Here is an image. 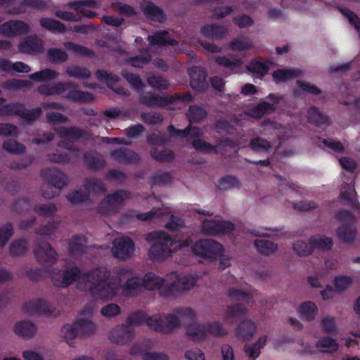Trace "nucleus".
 <instances>
[{"label": "nucleus", "mask_w": 360, "mask_h": 360, "mask_svg": "<svg viewBox=\"0 0 360 360\" xmlns=\"http://www.w3.org/2000/svg\"><path fill=\"white\" fill-rule=\"evenodd\" d=\"M51 277L53 284L60 288L68 287L77 279L86 281L87 285L84 288L80 281L78 288L88 290L97 300H112L119 292L117 274L110 277V272L105 266L94 268L84 274L77 267L64 271L53 269Z\"/></svg>", "instance_id": "1"}, {"label": "nucleus", "mask_w": 360, "mask_h": 360, "mask_svg": "<svg viewBox=\"0 0 360 360\" xmlns=\"http://www.w3.org/2000/svg\"><path fill=\"white\" fill-rule=\"evenodd\" d=\"M195 312L191 308H186L167 314H154L146 316L141 313L133 314L129 321L133 325H141L146 322L151 329L164 333H169L179 327L180 322L186 318H193Z\"/></svg>", "instance_id": "2"}, {"label": "nucleus", "mask_w": 360, "mask_h": 360, "mask_svg": "<svg viewBox=\"0 0 360 360\" xmlns=\"http://www.w3.org/2000/svg\"><path fill=\"white\" fill-rule=\"evenodd\" d=\"M146 240L153 242L148 251V256L153 260L164 259L172 254L183 248L188 247L192 240L190 238L186 240H174L169 234L164 231H155L148 235Z\"/></svg>", "instance_id": "3"}, {"label": "nucleus", "mask_w": 360, "mask_h": 360, "mask_svg": "<svg viewBox=\"0 0 360 360\" xmlns=\"http://www.w3.org/2000/svg\"><path fill=\"white\" fill-rule=\"evenodd\" d=\"M202 216L200 219L202 222V231L209 236H218L231 233L234 229V225L227 221H224L219 217H211L209 212L205 210L198 211Z\"/></svg>", "instance_id": "4"}, {"label": "nucleus", "mask_w": 360, "mask_h": 360, "mask_svg": "<svg viewBox=\"0 0 360 360\" xmlns=\"http://www.w3.org/2000/svg\"><path fill=\"white\" fill-rule=\"evenodd\" d=\"M41 175L47 183V186H44L41 190L42 195L45 198L55 197L68 184V177L65 174L55 167L44 169L41 172Z\"/></svg>", "instance_id": "5"}, {"label": "nucleus", "mask_w": 360, "mask_h": 360, "mask_svg": "<svg viewBox=\"0 0 360 360\" xmlns=\"http://www.w3.org/2000/svg\"><path fill=\"white\" fill-rule=\"evenodd\" d=\"M119 280V290L122 287L123 292L127 295H134L140 292L143 288L142 277L136 275L133 269L129 268H120L117 270Z\"/></svg>", "instance_id": "6"}, {"label": "nucleus", "mask_w": 360, "mask_h": 360, "mask_svg": "<svg viewBox=\"0 0 360 360\" xmlns=\"http://www.w3.org/2000/svg\"><path fill=\"white\" fill-rule=\"evenodd\" d=\"M106 191L103 183L96 179H87L77 190L68 195V199L72 203L85 201L88 199L91 191L95 194H101Z\"/></svg>", "instance_id": "7"}, {"label": "nucleus", "mask_w": 360, "mask_h": 360, "mask_svg": "<svg viewBox=\"0 0 360 360\" xmlns=\"http://www.w3.org/2000/svg\"><path fill=\"white\" fill-rule=\"evenodd\" d=\"M129 193L123 190L117 191L108 195L97 207L98 212L103 216H110L115 213L118 208L129 199Z\"/></svg>", "instance_id": "8"}, {"label": "nucleus", "mask_w": 360, "mask_h": 360, "mask_svg": "<svg viewBox=\"0 0 360 360\" xmlns=\"http://www.w3.org/2000/svg\"><path fill=\"white\" fill-rule=\"evenodd\" d=\"M196 282L197 278L193 275L172 273L166 276L167 293L189 290L195 285Z\"/></svg>", "instance_id": "9"}, {"label": "nucleus", "mask_w": 360, "mask_h": 360, "mask_svg": "<svg viewBox=\"0 0 360 360\" xmlns=\"http://www.w3.org/2000/svg\"><path fill=\"white\" fill-rule=\"evenodd\" d=\"M195 255L210 260L216 259L224 250L222 245L212 239H202L193 246Z\"/></svg>", "instance_id": "10"}, {"label": "nucleus", "mask_w": 360, "mask_h": 360, "mask_svg": "<svg viewBox=\"0 0 360 360\" xmlns=\"http://www.w3.org/2000/svg\"><path fill=\"white\" fill-rule=\"evenodd\" d=\"M192 100V97L190 94H186L182 96L176 95L174 97L170 98H162L157 96H143L141 97V101L143 103L150 106H165L167 105L169 108L182 107L183 103H188Z\"/></svg>", "instance_id": "11"}, {"label": "nucleus", "mask_w": 360, "mask_h": 360, "mask_svg": "<svg viewBox=\"0 0 360 360\" xmlns=\"http://www.w3.org/2000/svg\"><path fill=\"white\" fill-rule=\"evenodd\" d=\"M23 311L31 315H45L49 317H56L60 311L52 304L41 300L37 299L25 302L22 306Z\"/></svg>", "instance_id": "12"}, {"label": "nucleus", "mask_w": 360, "mask_h": 360, "mask_svg": "<svg viewBox=\"0 0 360 360\" xmlns=\"http://www.w3.org/2000/svg\"><path fill=\"white\" fill-rule=\"evenodd\" d=\"M136 217L139 220L141 221L152 219L162 220L169 218V221L165 224V226L171 231H178L184 225V222L181 219L170 215V212L166 210L160 211L159 209L154 208L149 212L136 215Z\"/></svg>", "instance_id": "13"}, {"label": "nucleus", "mask_w": 360, "mask_h": 360, "mask_svg": "<svg viewBox=\"0 0 360 360\" xmlns=\"http://www.w3.org/2000/svg\"><path fill=\"white\" fill-rule=\"evenodd\" d=\"M41 109L37 108L32 110H26L23 105L20 103H11L0 108V115H18L27 121H33L40 116Z\"/></svg>", "instance_id": "14"}, {"label": "nucleus", "mask_w": 360, "mask_h": 360, "mask_svg": "<svg viewBox=\"0 0 360 360\" xmlns=\"http://www.w3.org/2000/svg\"><path fill=\"white\" fill-rule=\"evenodd\" d=\"M111 251L115 257L124 260L133 255L134 243L127 236L117 238L113 240Z\"/></svg>", "instance_id": "15"}, {"label": "nucleus", "mask_w": 360, "mask_h": 360, "mask_svg": "<svg viewBox=\"0 0 360 360\" xmlns=\"http://www.w3.org/2000/svg\"><path fill=\"white\" fill-rule=\"evenodd\" d=\"M178 134L181 136L189 135L190 138L193 140V147L198 150L212 152L215 150L213 146L200 139L202 135V132L197 127H188L184 131H178Z\"/></svg>", "instance_id": "16"}, {"label": "nucleus", "mask_w": 360, "mask_h": 360, "mask_svg": "<svg viewBox=\"0 0 360 360\" xmlns=\"http://www.w3.org/2000/svg\"><path fill=\"white\" fill-rule=\"evenodd\" d=\"M143 288L147 290H158L161 294L167 293L166 286V276L162 278L154 273L150 272L146 274L142 277Z\"/></svg>", "instance_id": "17"}, {"label": "nucleus", "mask_w": 360, "mask_h": 360, "mask_svg": "<svg viewBox=\"0 0 360 360\" xmlns=\"http://www.w3.org/2000/svg\"><path fill=\"white\" fill-rule=\"evenodd\" d=\"M37 259L42 264H50L53 263L58 257L56 251L46 243L39 245L34 250Z\"/></svg>", "instance_id": "18"}, {"label": "nucleus", "mask_w": 360, "mask_h": 360, "mask_svg": "<svg viewBox=\"0 0 360 360\" xmlns=\"http://www.w3.org/2000/svg\"><path fill=\"white\" fill-rule=\"evenodd\" d=\"M29 30L30 27L27 24L18 20L9 21L0 26V34L8 37L25 34Z\"/></svg>", "instance_id": "19"}, {"label": "nucleus", "mask_w": 360, "mask_h": 360, "mask_svg": "<svg viewBox=\"0 0 360 360\" xmlns=\"http://www.w3.org/2000/svg\"><path fill=\"white\" fill-rule=\"evenodd\" d=\"M268 98L273 101L274 103L271 104L266 101L261 102L255 108L249 110L247 115L253 118H260L264 115L274 111L275 105L278 103L279 98L277 95L269 94Z\"/></svg>", "instance_id": "20"}, {"label": "nucleus", "mask_w": 360, "mask_h": 360, "mask_svg": "<svg viewBox=\"0 0 360 360\" xmlns=\"http://www.w3.org/2000/svg\"><path fill=\"white\" fill-rule=\"evenodd\" d=\"M58 134L62 139V143L64 148L69 150H75L74 146L70 145L76 141L82 136V131L76 128H65L61 127L58 129Z\"/></svg>", "instance_id": "21"}, {"label": "nucleus", "mask_w": 360, "mask_h": 360, "mask_svg": "<svg viewBox=\"0 0 360 360\" xmlns=\"http://www.w3.org/2000/svg\"><path fill=\"white\" fill-rule=\"evenodd\" d=\"M37 326L35 324L26 320L17 321L13 327V333L23 338H32L37 333Z\"/></svg>", "instance_id": "22"}, {"label": "nucleus", "mask_w": 360, "mask_h": 360, "mask_svg": "<svg viewBox=\"0 0 360 360\" xmlns=\"http://www.w3.org/2000/svg\"><path fill=\"white\" fill-rule=\"evenodd\" d=\"M19 51L23 53L32 54L44 50L43 41L36 37L26 38L18 45Z\"/></svg>", "instance_id": "23"}, {"label": "nucleus", "mask_w": 360, "mask_h": 360, "mask_svg": "<svg viewBox=\"0 0 360 360\" xmlns=\"http://www.w3.org/2000/svg\"><path fill=\"white\" fill-rule=\"evenodd\" d=\"M133 337V333L129 326H118L110 333L111 342L117 344H124Z\"/></svg>", "instance_id": "24"}, {"label": "nucleus", "mask_w": 360, "mask_h": 360, "mask_svg": "<svg viewBox=\"0 0 360 360\" xmlns=\"http://www.w3.org/2000/svg\"><path fill=\"white\" fill-rule=\"evenodd\" d=\"M319 309L316 304L311 301L302 302L298 307L297 312L304 321H311L318 314Z\"/></svg>", "instance_id": "25"}, {"label": "nucleus", "mask_w": 360, "mask_h": 360, "mask_svg": "<svg viewBox=\"0 0 360 360\" xmlns=\"http://www.w3.org/2000/svg\"><path fill=\"white\" fill-rule=\"evenodd\" d=\"M226 32V27L215 24H206L200 29V33L208 39H221Z\"/></svg>", "instance_id": "26"}, {"label": "nucleus", "mask_w": 360, "mask_h": 360, "mask_svg": "<svg viewBox=\"0 0 360 360\" xmlns=\"http://www.w3.org/2000/svg\"><path fill=\"white\" fill-rule=\"evenodd\" d=\"M97 4L98 0H86L70 3L69 6L83 16L92 18L95 15V13L89 11V8H94Z\"/></svg>", "instance_id": "27"}, {"label": "nucleus", "mask_w": 360, "mask_h": 360, "mask_svg": "<svg viewBox=\"0 0 360 360\" xmlns=\"http://www.w3.org/2000/svg\"><path fill=\"white\" fill-rule=\"evenodd\" d=\"M141 8L146 17L152 20L162 22L165 19L162 11L152 2L144 1Z\"/></svg>", "instance_id": "28"}, {"label": "nucleus", "mask_w": 360, "mask_h": 360, "mask_svg": "<svg viewBox=\"0 0 360 360\" xmlns=\"http://www.w3.org/2000/svg\"><path fill=\"white\" fill-rule=\"evenodd\" d=\"M70 86V84L58 82L53 84L41 85L39 87L38 91L41 94L46 96L61 95Z\"/></svg>", "instance_id": "29"}, {"label": "nucleus", "mask_w": 360, "mask_h": 360, "mask_svg": "<svg viewBox=\"0 0 360 360\" xmlns=\"http://www.w3.org/2000/svg\"><path fill=\"white\" fill-rule=\"evenodd\" d=\"M71 86L68 88L62 94L63 97L72 100L73 101L88 103L93 100L92 96L87 93L80 91L75 89L74 85L70 83Z\"/></svg>", "instance_id": "30"}, {"label": "nucleus", "mask_w": 360, "mask_h": 360, "mask_svg": "<svg viewBox=\"0 0 360 360\" xmlns=\"http://www.w3.org/2000/svg\"><path fill=\"white\" fill-rule=\"evenodd\" d=\"M256 333L257 326L250 320L241 322L237 329L238 335L245 341L251 340Z\"/></svg>", "instance_id": "31"}, {"label": "nucleus", "mask_w": 360, "mask_h": 360, "mask_svg": "<svg viewBox=\"0 0 360 360\" xmlns=\"http://www.w3.org/2000/svg\"><path fill=\"white\" fill-rule=\"evenodd\" d=\"M191 86L193 89L200 91L205 85L206 74L200 68H193L190 70Z\"/></svg>", "instance_id": "32"}, {"label": "nucleus", "mask_w": 360, "mask_h": 360, "mask_svg": "<svg viewBox=\"0 0 360 360\" xmlns=\"http://www.w3.org/2000/svg\"><path fill=\"white\" fill-rule=\"evenodd\" d=\"M186 334L194 341L203 340L207 334L206 325L198 323H192L188 326Z\"/></svg>", "instance_id": "33"}, {"label": "nucleus", "mask_w": 360, "mask_h": 360, "mask_svg": "<svg viewBox=\"0 0 360 360\" xmlns=\"http://www.w3.org/2000/svg\"><path fill=\"white\" fill-rule=\"evenodd\" d=\"M312 250L317 249L322 251L330 250L333 246V240L331 238L324 236H314L309 240Z\"/></svg>", "instance_id": "34"}, {"label": "nucleus", "mask_w": 360, "mask_h": 360, "mask_svg": "<svg viewBox=\"0 0 360 360\" xmlns=\"http://www.w3.org/2000/svg\"><path fill=\"white\" fill-rule=\"evenodd\" d=\"M110 157L118 163L131 162L137 160L136 154L127 149L115 150L111 153Z\"/></svg>", "instance_id": "35"}, {"label": "nucleus", "mask_w": 360, "mask_h": 360, "mask_svg": "<svg viewBox=\"0 0 360 360\" xmlns=\"http://www.w3.org/2000/svg\"><path fill=\"white\" fill-rule=\"evenodd\" d=\"M229 48L235 51H245L252 49L253 48V44L250 38L240 36L230 42Z\"/></svg>", "instance_id": "36"}, {"label": "nucleus", "mask_w": 360, "mask_h": 360, "mask_svg": "<svg viewBox=\"0 0 360 360\" xmlns=\"http://www.w3.org/2000/svg\"><path fill=\"white\" fill-rule=\"evenodd\" d=\"M65 70L69 77H75L78 79H88L91 75L90 70L86 68L75 65H68L65 67Z\"/></svg>", "instance_id": "37"}, {"label": "nucleus", "mask_w": 360, "mask_h": 360, "mask_svg": "<svg viewBox=\"0 0 360 360\" xmlns=\"http://www.w3.org/2000/svg\"><path fill=\"white\" fill-rule=\"evenodd\" d=\"M148 40L151 46L172 45L175 41L172 39L169 33L162 31L148 37Z\"/></svg>", "instance_id": "38"}, {"label": "nucleus", "mask_w": 360, "mask_h": 360, "mask_svg": "<svg viewBox=\"0 0 360 360\" xmlns=\"http://www.w3.org/2000/svg\"><path fill=\"white\" fill-rule=\"evenodd\" d=\"M300 75L301 71L298 69H281L275 71L273 73V77L275 82H281L296 78Z\"/></svg>", "instance_id": "39"}, {"label": "nucleus", "mask_w": 360, "mask_h": 360, "mask_svg": "<svg viewBox=\"0 0 360 360\" xmlns=\"http://www.w3.org/2000/svg\"><path fill=\"white\" fill-rule=\"evenodd\" d=\"M86 241L83 237L75 236L68 243L69 251L73 255H79L86 252Z\"/></svg>", "instance_id": "40"}, {"label": "nucleus", "mask_w": 360, "mask_h": 360, "mask_svg": "<svg viewBox=\"0 0 360 360\" xmlns=\"http://www.w3.org/2000/svg\"><path fill=\"white\" fill-rule=\"evenodd\" d=\"M63 338L70 347L74 346L73 340L79 334L76 322L72 325H65L61 329Z\"/></svg>", "instance_id": "41"}, {"label": "nucleus", "mask_w": 360, "mask_h": 360, "mask_svg": "<svg viewBox=\"0 0 360 360\" xmlns=\"http://www.w3.org/2000/svg\"><path fill=\"white\" fill-rule=\"evenodd\" d=\"M316 347L319 348L321 352H334L338 350V344L335 340L330 337H326L318 340L316 343Z\"/></svg>", "instance_id": "42"}, {"label": "nucleus", "mask_w": 360, "mask_h": 360, "mask_svg": "<svg viewBox=\"0 0 360 360\" xmlns=\"http://www.w3.org/2000/svg\"><path fill=\"white\" fill-rule=\"evenodd\" d=\"M76 326L78 328L79 334L82 335H89L96 330L95 323L89 319H81L76 321Z\"/></svg>", "instance_id": "43"}, {"label": "nucleus", "mask_w": 360, "mask_h": 360, "mask_svg": "<svg viewBox=\"0 0 360 360\" xmlns=\"http://www.w3.org/2000/svg\"><path fill=\"white\" fill-rule=\"evenodd\" d=\"M256 248L261 253L271 255L277 250V245L264 239H257L255 241Z\"/></svg>", "instance_id": "44"}, {"label": "nucleus", "mask_w": 360, "mask_h": 360, "mask_svg": "<svg viewBox=\"0 0 360 360\" xmlns=\"http://www.w3.org/2000/svg\"><path fill=\"white\" fill-rule=\"evenodd\" d=\"M58 76V72L50 69H45L44 70L34 72L30 75V78L37 82H43L52 80Z\"/></svg>", "instance_id": "45"}, {"label": "nucleus", "mask_w": 360, "mask_h": 360, "mask_svg": "<svg viewBox=\"0 0 360 360\" xmlns=\"http://www.w3.org/2000/svg\"><path fill=\"white\" fill-rule=\"evenodd\" d=\"M217 186L222 191H228L239 188L240 186V183L236 177L227 176L221 178L219 181Z\"/></svg>", "instance_id": "46"}, {"label": "nucleus", "mask_w": 360, "mask_h": 360, "mask_svg": "<svg viewBox=\"0 0 360 360\" xmlns=\"http://www.w3.org/2000/svg\"><path fill=\"white\" fill-rule=\"evenodd\" d=\"M338 234L342 240L351 242L355 238L356 229L350 224H343L338 229Z\"/></svg>", "instance_id": "47"}, {"label": "nucleus", "mask_w": 360, "mask_h": 360, "mask_svg": "<svg viewBox=\"0 0 360 360\" xmlns=\"http://www.w3.org/2000/svg\"><path fill=\"white\" fill-rule=\"evenodd\" d=\"M27 251V242L25 240H17L13 241L10 247L9 252L13 256H21Z\"/></svg>", "instance_id": "48"}, {"label": "nucleus", "mask_w": 360, "mask_h": 360, "mask_svg": "<svg viewBox=\"0 0 360 360\" xmlns=\"http://www.w3.org/2000/svg\"><path fill=\"white\" fill-rule=\"evenodd\" d=\"M40 25L51 32H63L65 30L64 25L51 18L41 19Z\"/></svg>", "instance_id": "49"}, {"label": "nucleus", "mask_w": 360, "mask_h": 360, "mask_svg": "<svg viewBox=\"0 0 360 360\" xmlns=\"http://www.w3.org/2000/svg\"><path fill=\"white\" fill-rule=\"evenodd\" d=\"M293 250L297 255L301 257H307L312 252L311 244L302 240H298L294 243Z\"/></svg>", "instance_id": "50"}, {"label": "nucleus", "mask_w": 360, "mask_h": 360, "mask_svg": "<svg viewBox=\"0 0 360 360\" xmlns=\"http://www.w3.org/2000/svg\"><path fill=\"white\" fill-rule=\"evenodd\" d=\"M205 325L207 333H210L213 336L222 337L228 333L227 330L218 321L210 322Z\"/></svg>", "instance_id": "51"}, {"label": "nucleus", "mask_w": 360, "mask_h": 360, "mask_svg": "<svg viewBox=\"0 0 360 360\" xmlns=\"http://www.w3.org/2000/svg\"><path fill=\"white\" fill-rule=\"evenodd\" d=\"M353 282V278L349 276L341 275L334 279V285L337 291L341 292L347 289Z\"/></svg>", "instance_id": "52"}, {"label": "nucleus", "mask_w": 360, "mask_h": 360, "mask_svg": "<svg viewBox=\"0 0 360 360\" xmlns=\"http://www.w3.org/2000/svg\"><path fill=\"white\" fill-rule=\"evenodd\" d=\"M228 295L234 300H245L250 297V292L248 289L233 287L229 290Z\"/></svg>", "instance_id": "53"}, {"label": "nucleus", "mask_w": 360, "mask_h": 360, "mask_svg": "<svg viewBox=\"0 0 360 360\" xmlns=\"http://www.w3.org/2000/svg\"><path fill=\"white\" fill-rule=\"evenodd\" d=\"M48 59L54 63H63L68 59L67 53L60 49H50L47 53Z\"/></svg>", "instance_id": "54"}, {"label": "nucleus", "mask_w": 360, "mask_h": 360, "mask_svg": "<svg viewBox=\"0 0 360 360\" xmlns=\"http://www.w3.org/2000/svg\"><path fill=\"white\" fill-rule=\"evenodd\" d=\"M13 234V228L11 224L7 223L0 227V248L6 245Z\"/></svg>", "instance_id": "55"}, {"label": "nucleus", "mask_w": 360, "mask_h": 360, "mask_svg": "<svg viewBox=\"0 0 360 360\" xmlns=\"http://www.w3.org/2000/svg\"><path fill=\"white\" fill-rule=\"evenodd\" d=\"M321 328L326 333H334L338 327L335 319L330 316H325L321 320Z\"/></svg>", "instance_id": "56"}, {"label": "nucleus", "mask_w": 360, "mask_h": 360, "mask_svg": "<svg viewBox=\"0 0 360 360\" xmlns=\"http://www.w3.org/2000/svg\"><path fill=\"white\" fill-rule=\"evenodd\" d=\"M3 148L8 153L19 154L25 151V146L15 140H7L3 143Z\"/></svg>", "instance_id": "57"}, {"label": "nucleus", "mask_w": 360, "mask_h": 360, "mask_svg": "<svg viewBox=\"0 0 360 360\" xmlns=\"http://www.w3.org/2000/svg\"><path fill=\"white\" fill-rule=\"evenodd\" d=\"M111 6L113 10L120 14L127 16H134L136 14L135 9L128 4L116 2L112 3Z\"/></svg>", "instance_id": "58"}, {"label": "nucleus", "mask_w": 360, "mask_h": 360, "mask_svg": "<svg viewBox=\"0 0 360 360\" xmlns=\"http://www.w3.org/2000/svg\"><path fill=\"white\" fill-rule=\"evenodd\" d=\"M122 76L135 89L139 91L143 88V84L139 75L130 73L127 70H123Z\"/></svg>", "instance_id": "59"}, {"label": "nucleus", "mask_w": 360, "mask_h": 360, "mask_svg": "<svg viewBox=\"0 0 360 360\" xmlns=\"http://www.w3.org/2000/svg\"><path fill=\"white\" fill-rule=\"evenodd\" d=\"M101 314L106 319H111L120 314V307L116 304H108L101 309Z\"/></svg>", "instance_id": "60"}, {"label": "nucleus", "mask_w": 360, "mask_h": 360, "mask_svg": "<svg viewBox=\"0 0 360 360\" xmlns=\"http://www.w3.org/2000/svg\"><path fill=\"white\" fill-rule=\"evenodd\" d=\"M249 71L256 73L259 75H264L269 71V66L264 63L258 60L252 61L248 66Z\"/></svg>", "instance_id": "61"}, {"label": "nucleus", "mask_w": 360, "mask_h": 360, "mask_svg": "<svg viewBox=\"0 0 360 360\" xmlns=\"http://www.w3.org/2000/svg\"><path fill=\"white\" fill-rule=\"evenodd\" d=\"M327 276V272L323 270L320 271L314 275H311L307 277V283L311 287L319 288L322 287V282L325 277Z\"/></svg>", "instance_id": "62"}, {"label": "nucleus", "mask_w": 360, "mask_h": 360, "mask_svg": "<svg viewBox=\"0 0 360 360\" xmlns=\"http://www.w3.org/2000/svg\"><path fill=\"white\" fill-rule=\"evenodd\" d=\"M247 309L241 304L230 306L226 309V319H234L246 314Z\"/></svg>", "instance_id": "63"}, {"label": "nucleus", "mask_w": 360, "mask_h": 360, "mask_svg": "<svg viewBox=\"0 0 360 360\" xmlns=\"http://www.w3.org/2000/svg\"><path fill=\"white\" fill-rule=\"evenodd\" d=\"M250 147L255 150L267 151L271 148V144L265 139L255 138L250 141Z\"/></svg>", "instance_id": "64"}]
</instances>
